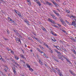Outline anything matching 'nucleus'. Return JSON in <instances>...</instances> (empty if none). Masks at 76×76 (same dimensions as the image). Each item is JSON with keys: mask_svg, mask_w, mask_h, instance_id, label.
Returning <instances> with one entry per match:
<instances>
[{"mask_svg": "<svg viewBox=\"0 0 76 76\" xmlns=\"http://www.w3.org/2000/svg\"><path fill=\"white\" fill-rule=\"evenodd\" d=\"M49 50H50V52L51 53H53V50H51L49 48Z\"/></svg>", "mask_w": 76, "mask_h": 76, "instance_id": "nucleus-34", "label": "nucleus"}, {"mask_svg": "<svg viewBox=\"0 0 76 76\" xmlns=\"http://www.w3.org/2000/svg\"><path fill=\"white\" fill-rule=\"evenodd\" d=\"M58 72V75H59V76H63V75H62V74H61L62 73V72H61V71L59 70V71Z\"/></svg>", "mask_w": 76, "mask_h": 76, "instance_id": "nucleus-3", "label": "nucleus"}, {"mask_svg": "<svg viewBox=\"0 0 76 76\" xmlns=\"http://www.w3.org/2000/svg\"><path fill=\"white\" fill-rule=\"evenodd\" d=\"M26 65L27 67H28V68H31V66H30V65L28 64H26Z\"/></svg>", "mask_w": 76, "mask_h": 76, "instance_id": "nucleus-13", "label": "nucleus"}, {"mask_svg": "<svg viewBox=\"0 0 76 76\" xmlns=\"http://www.w3.org/2000/svg\"><path fill=\"white\" fill-rule=\"evenodd\" d=\"M65 22L66 23H67V24H69V23L67 20H66Z\"/></svg>", "mask_w": 76, "mask_h": 76, "instance_id": "nucleus-40", "label": "nucleus"}, {"mask_svg": "<svg viewBox=\"0 0 76 76\" xmlns=\"http://www.w3.org/2000/svg\"><path fill=\"white\" fill-rule=\"evenodd\" d=\"M39 46L40 47V48H41L42 50H44V48L42 47V46L40 45Z\"/></svg>", "mask_w": 76, "mask_h": 76, "instance_id": "nucleus-19", "label": "nucleus"}, {"mask_svg": "<svg viewBox=\"0 0 76 76\" xmlns=\"http://www.w3.org/2000/svg\"><path fill=\"white\" fill-rule=\"evenodd\" d=\"M25 22H26V23L27 24V25H30V24H29V21H28L26 20H25Z\"/></svg>", "mask_w": 76, "mask_h": 76, "instance_id": "nucleus-5", "label": "nucleus"}, {"mask_svg": "<svg viewBox=\"0 0 76 76\" xmlns=\"http://www.w3.org/2000/svg\"><path fill=\"white\" fill-rule=\"evenodd\" d=\"M51 1H52V3H54V2H55L53 0H52Z\"/></svg>", "mask_w": 76, "mask_h": 76, "instance_id": "nucleus-64", "label": "nucleus"}, {"mask_svg": "<svg viewBox=\"0 0 76 76\" xmlns=\"http://www.w3.org/2000/svg\"><path fill=\"white\" fill-rule=\"evenodd\" d=\"M1 59H2V61H4V58H2V57H1V58H0V60H1Z\"/></svg>", "mask_w": 76, "mask_h": 76, "instance_id": "nucleus-47", "label": "nucleus"}, {"mask_svg": "<svg viewBox=\"0 0 76 76\" xmlns=\"http://www.w3.org/2000/svg\"><path fill=\"white\" fill-rule=\"evenodd\" d=\"M50 22L51 23H55V22H54V21L53 20H51Z\"/></svg>", "mask_w": 76, "mask_h": 76, "instance_id": "nucleus-22", "label": "nucleus"}, {"mask_svg": "<svg viewBox=\"0 0 76 76\" xmlns=\"http://www.w3.org/2000/svg\"><path fill=\"white\" fill-rule=\"evenodd\" d=\"M44 56H45V57H46V58H48V56H47L45 54V55H44Z\"/></svg>", "mask_w": 76, "mask_h": 76, "instance_id": "nucleus-39", "label": "nucleus"}, {"mask_svg": "<svg viewBox=\"0 0 76 76\" xmlns=\"http://www.w3.org/2000/svg\"><path fill=\"white\" fill-rule=\"evenodd\" d=\"M29 68V70H30L31 71L32 70H33V71H34V70H33V69H32L31 68Z\"/></svg>", "mask_w": 76, "mask_h": 76, "instance_id": "nucleus-35", "label": "nucleus"}, {"mask_svg": "<svg viewBox=\"0 0 76 76\" xmlns=\"http://www.w3.org/2000/svg\"><path fill=\"white\" fill-rule=\"evenodd\" d=\"M43 31H44V32H45V31H46V29H45V28L44 29H43V30H42Z\"/></svg>", "mask_w": 76, "mask_h": 76, "instance_id": "nucleus-50", "label": "nucleus"}, {"mask_svg": "<svg viewBox=\"0 0 76 76\" xmlns=\"http://www.w3.org/2000/svg\"><path fill=\"white\" fill-rule=\"evenodd\" d=\"M58 26H59V27H61V25H60L59 24H58Z\"/></svg>", "mask_w": 76, "mask_h": 76, "instance_id": "nucleus-63", "label": "nucleus"}, {"mask_svg": "<svg viewBox=\"0 0 76 76\" xmlns=\"http://www.w3.org/2000/svg\"><path fill=\"white\" fill-rule=\"evenodd\" d=\"M73 52H74V54H76V52L75 51V50H73Z\"/></svg>", "mask_w": 76, "mask_h": 76, "instance_id": "nucleus-37", "label": "nucleus"}, {"mask_svg": "<svg viewBox=\"0 0 76 76\" xmlns=\"http://www.w3.org/2000/svg\"><path fill=\"white\" fill-rule=\"evenodd\" d=\"M65 59L67 61H68V62L69 63H70V60H69L68 58H66Z\"/></svg>", "mask_w": 76, "mask_h": 76, "instance_id": "nucleus-20", "label": "nucleus"}, {"mask_svg": "<svg viewBox=\"0 0 76 76\" xmlns=\"http://www.w3.org/2000/svg\"><path fill=\"white\" fill-rule=\"evenodd\" d=\"M59 58V59H61V60H62V61H63V60H64V59H63V58H62V57H61L60 58Z\"/></svg>", "mask_w": 76, "mask_h": 76, "instance_id": "nucleus-16", "label": "nucleus"}, {"mask_svg": "<svg viewBox=\"0 0 76 76\" xmlns=\"http://www.w3.org/2000/svg\"><path fill=\"white\" fill-rule=\"evenodd\" d=\"M66 12H67V13H70V11H69V10H66Z\"/></svg>", "mask_w": 76, "mask_h": 76, "instance_id": "nucleus-52", "label": "nucleus"}, {"mask_svg": "<svg viewBox=\"0 0 76 76\" xmlns=\"http://www.w3.org/2000/svg\"><path fill=\"white\" fill-rule=\"evenodd\" d=\"M20 56L22 58H24V59H25V60H26V58H25V57H24V56H23L22 55H20Z\"/></svg>", "mask_w": 76, "mask_h": 76, "instance_id": "nucleus-6", "label": "nucleus"}, {"mask_svg": "<svg viewBox=\"0 0 76 76\" xmlns=\"http://www.w3.org/2000/svg\"><path fill=\"white\" fill-rule=\"evenodd\" d=\"M53 72H55V73H56V71L55 70V69H53Z\"/></svg>", "mask_w": 76, "mask_h": 76, "instance_id": "nucleus-51", "label": "nucleus"}, {"mask_svg": "<svg viewBox=\"0 0 76 76\" xmlns=\"http://www.w3.org/2000/svg\"><path fill=\"white\" fill-rule=\"evenodd\" d=\"M51 39L53 42H56V40L55 39H54L55 40H54V39Z\"/></svg>", "mask_w": 76, "mask_h": 76, "instance_id": "nucleus-24", "label": "nucleus"}, {"mask_svg": "<svg viewBox=\"0 0 76 76\" xmlns=\"http://www.w3.org/2000/svg\"><path fill=\"white\" fill-rule=\"evenodd\" d=\"M14 64H16V65H17V66H19V64H18L17 63H16V62H14Z\"/></svg>", "mask_w": 76, "mask_h": 76, "instance_id": "nucleus-26", "label": "nucleus"}, {"mask_svg": "<svg viewBox=\"0 0 76 76\" xmlns=\"http://www.w3.org/2000/svg\"><path fill=\"white\" fill-rule=\"evenodd\" d=\"M17 14L18 15H19L20 17H22V15H21L20 14V12H18Z\"/></svg>", "mask_w": 76, "mask_h": 76, "instance_id": "nucleus-11", "label": "nucleus"}, {"mask_svg": "<svg viewBox=\"0 0 76 76\" xmlns=\"http://www.w3.org/2000/svg\"><path fill=\"white\" fill-rule=\"evenodd\" d=\"M46 47H47V48H49V47H48V45H46Z\"/></svg>", "mask_w": 76, "mask_h": 76, "instance_id": "nucleus-59", "label": "nucleus"}, {"mask_svg": "<svg viewBox=\"0 0 76 76\" xmlns=\"http://www.w3.org/2000/svg\"><path fill=\"white\" fill-rule=\"evenodd\" d=\"M62 24H63V25H64V26H66V23H65V22H64V23H62Z\"/></svg>", "mask_w": 76, "mask_h": 76, "instance_id": "nucleus-21", "label": "nucleus"}, {"mask_svg": "<svg viewBox=\"0 0 76 76\" xmlns=\"http://www.w3.org/2000/svg\"><path fill=\"white\" fill-rule=\"evenodd\" d=\"M56 70H57V71H58V72L60 71V70H59V69H58V68H56Z\"/></svg>", "mask_w": 76, "mask_h": 76, "instance_id": "nucleus-41", "label": "nucleus"}, {"mask_svg": "<svg viewBox=\"0 0 76 76\" xmlns=\"http://www.w3.org/2000/svg\"><path fill=\"white\" fill-rule=\"evenodd\" d=\"M60 21H61V23H64V21H63V20H62V19H60Z\"/></svg>", "mask_w": 76, "mask_h": 76, "instance_id": "nucleus-18", "label": "nucleus"}, {"mask_svg": "<svg viewBox=\"0 0 76 76\" xmlns=\"http://www.w3.org/2000/svg\"><path fill=\"white\" fill-rule=\"evenodd\" d=\"M72 75H73V76H75L76 74L73 73Z\"/></svg>", "mask_w": 76, "mask_h": 76, "instance_id": "nucleus-54", "label": "nucleus"}, {"mask_svg": "<svg viewBox=\"0 0 76 76\" xmlns=\"http://www.w3.org/2000/svg\"><path fill=\"white\" fill-rule=\"evenodd\" d=\"M46 4H48L50 6H52V4L51 3H49V2H48V1H46Z\"/></svg>", "mask_w": 76, "mask_h": 76, "instance_id": "nucleus-4", "label": "nucleus"}, {"mask_svg": "<svg viewBox=\"0 0 76 76\" xmlns=\"http://www.w3.org/2000/svg\"><path fill=\"white\" fill-rule=\"evenodd\" d=\"M53 35H54V36H57V35L56 34H53Z\"/></svg>", "mask_w": 76, "mask_h": 76, "instance_id": "nucleus-46", "label": "nucleus"}, {"mask_svg": "<svg viewBox=\"0 0 76 76\" xmlns=\"http://www.w3.org/2000/svg\"><path fill=\"white\" fill-rule=\"evenodd\" d=\"M16 35H17V36H19V33H18V32H17L16 33Z\"/></svg>", "mask_w": 76, "mask_h": 76, "instance_id": "nucleus-25", "label": "nucleus"}, {"mask_svg": "<svg viewBox=\"0 0 76 76\" xmlns=\"http://www.w3.org/2000/svg\"><path fill=\"white\" fill-rule=\"evenodd\" d=\"M16 42L17 43H19V44H21V41H20V40L19 38H17L16 39Z\"/></svg>", "mask_w": 76, "mask_h": 76, "instance_id": "nucleus-1", "label": "nucleus"}, {"mask_svg": "<svg viewBox=\"0 0 76 76\" xmlns=\"http://www.w3.org/2000/svg\"><path fill=\"white\" fill-rule=\"evenodd\" d=\"M12 69L13 70H16V69L15 68V67H13L12 68Z\"/></svg>", "mask_w": 76, "mask_h": 76, "instance_id": "nucleus-33", "label": "nucleus"}, {"mask_svg": "<svg viewBox=\"0 0 76 76\" xmlns=\"http://www.w3.org/2000/svg\"><path fill=\"white\" fill-rule=\"evenodd\" d=\"M19 37L20 38H22L21 35H19Z\"/></svg>", "mask_w": 76, "mask_h": 76, "instance_id": "nucleus-56", "label": "nucleus"}, {"mask_svg": "<svg viewBox=\"0 0 76 76\" xmlns=\"http://www.w3.org/2000/svg\"><path fill=\"white\" fill-rule=\"evenodd\" d=\"M39 63H41L42 62V61H41V60H39Z\"/></svg>", "mask_w": 76, "mask_h": 76, "instance_id": "nucleus-62", "label": "nucleus"}, {"mask_svg": "<svg viewBox=\"0 0 76 76\" xmlns=\"http://www.w3.org/2000/svg\"><path fill=\"white\" fill-rule=\"evenodd\" d=\"M70 38L72 40H73V41H75V39H74L73 37H71Z\"/></svg>", "mask_w": 76, "mask_h": 76, "instance_id": "nucleus-30", "label": "nucleus"}, {"mask_svg": "<svg viewBox=\"0 0 76 76\" xmlns=\"http://www.w3.org/2000/svg\"><path fill=\"white\" fill-rule=\"evenodd\" d=\"M60 21H61V23H64V21H63V20H62V19H60Z\"/></svg>", "mask_w": 76, "mask_h": 76, "instance_id": "nucleus-17", "label": "nucleus"}, {"mask_svg": "<svg viewBox=\"0 0 76 76\" xmlns=\"http://www.w3.org/2000/svg\"><path fill=\"white\" fill-rule=\"evenodd\" d=\"M8 20H9L10 21H11L12 22H13V20L11 19V18H10V17H8Z\"/></svg>", "mask_w": 76, "mask_h": 76, "instance_id": "nucleus-9", "label": "nucleus"}, {"mask_svg": "<svg viewBox=\"0 0 76 76\" xmlns=\"http://www.w3.org/2000/svg\"><path fill=\"white\" fill-rule=\"evenodd\" d=\"M53 19H56V17L55 16H53Z\"/></svg>", "mask_w": 76, "mask_h": 76, "instance_id": "nucleus-45", "label": "nucleus"}, {"mask_svg": "<svg viewBox=\"0 0 76 76\" xmlns=\"http://www.w3.org/2000/svg\"><path fill=\"white\" fill-rule=\"evenodd\" d=\"M15 59H16V60H18V59H19V57H17L16 56H15Z\"/></svg>", "mask_w": 76, "mask_h": 76, "instance_id": "nucleus-29", "label": "nucleus"}, {"mask_svg": "<svg viewBox=\"0 0 76 76\" xmlns=\"http://www.w3.org/2000/svg\"><path fill=\"white\" fill-rule=\"evenodd\" d=\"M28 39H30V40H31V39H32V38H31L30 37H28Z\"/></svg>", "mask_w": 76, "mask_h": 76, "instance_id": "nucleus-55", "label": "nucleus"}, {"mask_svg": "<svg viewBox=\"0 0 76 76\" xmlns=\"http://www.w3.org/2000/svg\"><path fill=\"white\" fill-rule=\"evenodd\" d=\"M35 1L37 3V4H38L39 6H41V4L40 3V2H39V1H38L37 0H36Z\"/></svg>", "mask_w": 76, "mask_h": 76, "instance_id": "nucleus-2", "label": "nucleus"}, {"mask_svg": "<svg viewBox=\"0 0 76 76\" xmlns=\"http://www.w3.org/2000/svg\"><path fill=\"white\" fill-rule=\"evenodd\" d=\"M55 5L56 7H58V4H57V3H56Z\"/></svg>", "mask_w": 76, "mask_h": 76, "instance_id": "nucleus-49", "label": "nucleus"}, {"mask_svg": "<svg viewBox=\"0 0 76 76\" xmlns=\"http://www.w3.org/2000/svg\"><path fill=\"white\" fill-rule=\"evenodd\" d=\"M27 0V2L28 4H29V5H31V3L30 2V0Z\"/></svg>", "mask_w": 76, "mask_h": 76, "instance_id": "nucleus-8", "label": "nucleus"}, {"mask_svg": "<svg viewBox=\"0 0 76 76\" xmlns=\"http://www.w3.org/2000/svg\"><path fill=\"white\" fill-rule=\"evenodd\" d=\"M50 33H51V34H52V35H54V33H53V31H51L50 32Z\"/></svg>", "mask_w": 76, "mask_h": 76, "instance_id": "nucleus-57", "label": "nucleus"}, {"mask_svg": "<svg viewBox=\"0 0 76 76\" xmlns=\"http://www.w3.org/2000/svg\"><path fill=\"white\" fill-rule=\"evenodd\" d=\"M13 23L14 24V25H16V23L15 22V21H13Z\"/></svg>", "mask_w": 76, "mask_h": 76, "instance_id": "nucleus-32", "label": "nucleus"}, {"mask_svg": "<svg viewBox=\"0 0 76 76\" xmlns=\"http://www.w3.org/2000/svg\"><path fill=\"white\" fill-rule=\"evenodd\" d=\"M13 72L14 73L15 75H16V70H13Z\"/></svg>", "mask_w": 76, "mask_h": 76, "instance_id": "nucleus-14", "label": "nucleus"}, {"mask_svg": "<svg viewBox=\"0 0 76 76\" xmlns=\"http://www.w3.org/2000/svg\"><path fill=\"white\" fill-rule=\"evenodd\" d=\"M41 54H42V56H44V55H45V53L44 52L42 51V52L41 53Z\"/></svg>", "mask_w": 76, "mask_h": 76, "instance_id": "nucleus-15", "label": "nucleus"}, {"mask_svg": "<svg viewBox=\"0 0 76 76\" xmlns=\"http://www.w3.org/2000/svg\"><path fill=\"white\" fill-rule=\"evenodd\" d=\"M48 20L49 21V22H51V21L52 20L50 18H48Z\"/></svg>", "mask_w": 76, "mask_h": 76, "instance_id": "nucleus-38", "label": "nucleus"}, {"mask_svg": "<svg viewBox=\"0 0 76 76\" xmlns=\"http://www.w3.org/2000/svg\"><path fill=\"white\" fill-rule=\"evenodd\" d=\"M72 23L73 25L76 26V23L75 21L72 22Z\"/></svg>", "mask_w": 76, "mask_h": 76, "instance_id": "nucleus-10", "label": "nucleus"}, {"mask_svg": "<svg viewBox=\"0 0 76 76\" xmlns=\"http://www.w3.org/2000/svg\"><path fill=\"white\" fill-rule=\"evenodd\" d=\"M37 50L38 51H39V52L40 53H41L42 52V51H41V50L40 49H39L38 48H37Z\"/></svg>", "mask_w": 76, "mask_h": 76, "instance_id": "nucleus-12", "label": "nucleus"}, {"mask_svg": "<svg viewBox=\"0 0 76 76\" xmlns=\"http://www.w3.org/2000/svg\"><path fill=\"white\" fill-rule=\"evenodd\" d=\"M20 61L21 62H23L24 61H23V60H20Z\"/></svg>", "mask_w": 76, "mask_h": 76, "instance_id": "nucleus-61", "label": "nucleus"}, {"mask_svg": "<svg viewBox=\"0 0 76 76\" xmlns=\"http://www.w3.org/2000/svg\"><path fill=\"white\" fill-rule=\"evenodd\" d=\"M3 73H2V72H1V71H0V75H3Z\"/></svg>", "mask_w": 76, "mask_h": 76, "instance_id": "nucleus-43", "label": "nucleus"}, {"mask_svg": "<svg viewBox=\"0 0 76 76\" xmlns=\"http://www.w3.org/2000/svg\"><path fill=\"white\" fill-rule=\"evenodd\" d=\"M7 34H8V35H9V30H7Z\"/></svg>", "mask_w": 76, "mask_h": 76, "instance_id": "nucleus-36", "label": "nucleus"}, {"mask_svg": "<svg viewBox=\"0 0 76 76\" xmlns=\"http://www.w3.org/2000/svg\"><path fill=\"white\" fill-rule=\"evenodd\" d=\"M34 39H36V40H38V38H36V37H34Z\"/></svg>", "mask_w": 76, "mask_h": 76, "instance_id": "nucleus-53", "label": "nucleus"}, {"mask_svg": "<svg viewBox=\"0 0 76 76\" xmlns=\"http://www.w3.org/2000/svg\"><path fill=\"white\" fill-rule=\"evenodd\" d=\"M4 38L5 40H8V39H7V38L4 37Z\"/></svg>", "mask_w": 76, "mask_h": 76, "instance_id": "nucleus-44", "label": "nucleus"}, {"mask_svg": "<svg viewBox=\"0 0 76 76\" xmlns=\"http://www.w3.org/2000/svg\"><path fill=\"white\" fill-rule=\"evenodd\" d=\"M72 17H73V18H74V19L76 18V17L75 16H73L72 15Z\"/></svg>", "mask_w": 76, "mask_h": 76, "instance_id": "nucleus-48", "label": "nucleus"}, {"mask_svg": "<svg viewBox=\"0 0 76 76\" xmlns=\"http://www.w3.org/2000/svg\"><path fill=\"white\" fill-rule=\"evenodd\" d=\"M53 12H54V13L56 14L57 13V12H56V11L55 10H54L53 11Z\"/></svg>", "mask_w": 76, "mask_h": 76, "instance_id": "nucleus-42", "label": "nucleus"}, {"mask_svg": "<svg viewBox=\"0 0 76 76\" xmlns=\"http://www.w3.org/2000/svg\"><path fill=\"white\" fill-rule=\"evenodd\" d=\"M62 49L63 50H64V51H66V52H67V50H66V49H65V48H62Z\"/></svg>", "mask_w": 76, "mask_h": 76, "instance_id": "nucleus-23", "label": "nucleus"}, {"mask_svg": "<svg viewBox=\"0 0 76 76\" xmlns=\"http://www.w3.org/2000/svg\"><path fill=\"white\" fill-rule=\"evenodd\" d=\"M56 15L57 16H59V14L58 13H56Z\"/></svg>", "mask_w": 76, "mask_h": 76, "instance_id": "nucleus-58", "label": "nucleus"}, {"mask_svg": "<svg viewBox=\"0 0 76 76\" xmlns=\"http://www.w3.org/2000/svg\"><path fill=\"white\" fill-rule=\"evenodd\" d=\"M55 51H56V53H58V54H59L61 55V53H60V52L59 51H58V50H55Z\"/></svg>", "mask_w": 76, "mask_h": 76, "instance_id": "nucleus-7", "label": "nucleus"}, {"mask_svg": "<svg viewBox=\"0 0 76 76\" xmlns=\"http://www.w3.org/2000/svg\"><path fill=\"white\" fill-rule=\"evenodd\" d=\"M11 53H12V54H14V52L13 50H11Z\"/></svg>", "mask_w": 76, "mask_h": 76, "instance_id": "nucleus-28", "label": "nucleus"}, {"mask_svg": "<svg viewBox=\"0 0 76 76\" xmlns=\"http://www.w3.org/2000/svg\"><path fill=\"white\" fill-rule=\"evenodd\" d=\"M69 72H70V73H71V74H72V75L73 74V72H72V71L70 70H69Z\"/></svg>", "mask_w": 76, "mask_h": 76, "instance_id": "nucleus-31", "label": "nucleus"}, {"mask_svg": "<svg viewBox=\"0 0 76 76\" xmlns=\"http://www.w3.org/2000/svg\"><path fill=\"white\" fill-rule=\"evenodd\" d=\"M7 50L9 51H10L11 50V49H9V48H7Z\"/></svg>", "mask_w": 76, "mask_h": 76, "instance_id": "nucleus-27", "label": "nucleus"}, {"mask_svg": "<svg viewBox=\"0 0 76 76\" xmlns=\"http://www.w3.org/2000/svg\"><path fill=\"white\" fill-rule=\"evenodd\" d=\"M38 42H39V43H40V44H42V43L41 42V41H40V40H39Z\"/></svg>", "mask_w": 76, "mask_h": 76, "instance_id": "nucleus-60", "label": "nucleus"}]
</instances>
